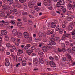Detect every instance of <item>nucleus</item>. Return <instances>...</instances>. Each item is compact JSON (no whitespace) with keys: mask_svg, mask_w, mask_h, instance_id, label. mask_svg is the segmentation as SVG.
Segmentation results:
<instances>
[{"mask_svg":"<svg viewBox=\"0 0 75 75\" xmlns=\"http://www.w3.org/2000/svg\"><path fill=\"white\" fill-rule=\"evenodd\" d=\"M49 43L50 44H48L47 45H46L47 47V48H49L51 46V44L52 45H56V43H55V42H54V41H50L49 42Z\"/></svg>","mask_w":75,"mask_h":75,"instance_id":"nucleus-1","label":"nucleus"},{"mask_svg":"<svg viewBox=\"0 0 75 75\" xmlns=\"http://www.w3.org/2000/svg\"><path fill=\"white\" fill-rule=\"evenodd\" d=\"M34 4H35V3L34 2L29 1L28 3V6L30 8H32V7H33Z\"/></svg>","mask_w":75,"mask_h":75,"instance_id":"nucleus-2","label":"nucleus"},{"mask_svg":"<svg viewBox=\"0 0 75 75\" xmlns=\"http://www.w3.org/2000/svg\"><path fill=\"white\" fill-rule=\"evenodd\" d=\"M23 35L25 38H28L30 37V35L27 32H24Z\"/></svg>","mask_w":75,"mask_h":75,"instance_id":"nucleus-3","label":"nucleus"},{"mask_svg":"<svg viewBox=\"0 0 75 75\" xmlns=\"http://www.w3.org/2000/svg\"><path fill=\"white\" fill-rule=\"evenodd\" d=\"M57 4L60 6L61 5L62 6L65 4V2L64 0H60L59 2H57Z\"/></svg>","mask_w":75,"mask_h":75,"instance_id":"nucleus-4","label":"nucleus"},{"mask_svg":"<svg viewBox=\"0 0 75 75\" xmlns=\"http://www.w3.org/2000/svg\"><path fill=\"white\" fill-rule=\"evenodd\" d=\"M50 65L51 67L53 68H55L56 67V64L54 63V62L53 61H50L49 62Z\"/></svg>","mask_w":75,"mask_h":75,"instance_id":"nucleus-5","label":"nucleus"},{"mask_svg":"<svg viewBox=\"0 0 75 75\" xmlns=\"http://www.w3.org/2000/svg\"><path fill=\"white\" fill-rule=\"evenodd\" d=\"M17 29H14L12 31V33L13 35H14V36H16V35H17Z\"/></svg>","mask_w":75,"mask_h":75,"instance_id":"nucleus-6","label":"nucleus"},{"mask_svg":"<svg viewBox=\"0 0 75 75\" xmlns=\"http://www.w3.org/2000/svg\"><path fill=\"white\" fill-rule=\"evenodd\" d=\"M70 35H66L65 34H64L62 38V40H65L66 39V37H68Z\"/></svg>","mask_w":75,"mask_h":75,"instance_id":"nucleus-7","label":"nucleus"},{"mask_svg":"<svg viewBox=\"0 0 75 75\" xmlns=\"http://www.w3.org/2000/svg\"><path fill=\"white\" fill-rule=\"evenodd\" d=\"M74 27V25L73 24H70L68 26V28L69 30H72Z\"/></svg>","mask_w":75,"mask_h":75,"instance_id":"nucleus-8","label":"nucleus"},{"mask_svg":"<svg viewBox=\"0 0 75 75\" xmlns=\"http://www.w3.org/2000/svg\"><path fill=\"white\" fill-rule=\"evenodd\" d=\"M7 33V31L6 30H1V34H2V35H6Z\"/></svg>","mask_w":75,"mask_h":75,"instance_id":"nucleus-9","label":"nucleus"},{"mask_svg":"<svg viewBox=\"0 0 75 75\" xmlns=\"http://www.w3.org/2000/svg\"><path fill=\"white\" fill-rule=\"evenodd\" d=\"M33 64L34 65H37L38 64V59L37 58H35L34 59Z\"/></svg>","mask_w":75,"mask_h":75,"instance_id":"nucleus-10","label":"nucleus"},{"mask_svg":"<svg viewBox=\"0 0 75 75\" xmlns=\"http://www.w3.org/2000/svg\"><path fill=\"white\" fill-rule=\"evenodd\" d=\"M56 27V25L54 24V22H52L51 23V27L52 28H54Z\"/></svg>","mask_w":75,"mask_h":75,"instance_id":"nucleus-11","label":"nucleus"},{"mask_svg":"<svg viewBox=\"0 0 75 75\" xmlns=\"http://www.w3.org/2000/svg\"><path fill=\"white\" fill-rule=\"evenodd\" d=\"M66 57H67L68 59H70V60H71L72 59V57H71V55H69L68 53H67L66 54Z\"/></svg>","mask_w":75,"mask_h":75,"instance_id":"nucleus-12","label":"nucleus"},{"mask_svg":"<svg viewBox=\"0 0 75 75\" xmlns=\"http://www.w3.org/2000/svg\"><path fill=\"white\" fill-rule=\"evenodd\" d=\"M7 5H3L2 6V7L4 10H7Z\"/></svg>","mask_w":75,"mask_h":75,"instance_id":"nucleus-13","label":"nucleus"},{"mask_svg":"<svg viewBox=\"0 0 75 75\" xmlns=\"http://www.w3.org/2000/svg\"><path fill=\"white\" fill-rule=\"evenodd\" d=\"M17 25L18 27H21L22 25V22H18L17 23Z\"/></svg>","mask_w":75,"mask_h":75,"instance_id":"nucleus-14","label":"nucleus"},{"mask_svg":"<svg viewBox=\"0 0 75 75\" xmlns=\"http://www.w3.org/2000/svg\"><path fill=\"white\" fill-rule=\"evenodd\" d=\"M17 35H18V37H21L22 36V33L21 32H18Z\"/></svg>","mask_w":75,"mask_h":75,"instance_id":"nucleus-15","label":"nucleus"},{"mask_svg":"<svg viewBox=\"0 0 75 75\" xmlns=\"http://www.w3.org/2000/svg\"><path fill=\"white\" fill-rule=\"evenodd\" d=\"M42 49L44 52H46L47 51V48L46 47H43Z\"/></svg>","mask_w":75,"mask_h":75,"instance_id":"nucleus-16","label":"nucleus"},{"mask_svg":"<svg viewBox=\"0 0 75 75\" xmlns=\"http://www.w3.org/2000/svg\"><path fill=\"white\" fill-rule=\"evenodd\" d=\"M56 7L58 10H60L61 9V5L57 4Z\"/></svg>","mask_w":75,"mask_h":75,"instance_id":"nucleus-17","label":"nucleus"},{"mask_svg":"<svg viewBox=\"0 0 75 75\" xmlns=\"http://www.w3.org/2000/svg\"><path fill=\"white\" fill-rule=\"evenodd\" d=\"M26 62L25 61H23L22 62V65L23 66H25L26 65Z\"/></svg>","mask_w":75,"mask_h":75,"instance_id":"nucleus-18","label":"nucleus"},{"mask_svg":"<svg viewBox=\"0 0 75 75\" xmlns=\"http://www.w3.org/2000/svg\"><path fill=\"white\" fill-rule=\"evenodd\" d=\"M4 23V20L0 21V26L2 27L3 25V24Z\"/></svg>","mask_w":75,"mask_h":75,"instance_id":"nucleus-19","label":"nucleus"},{"mask_svg":"<svg viewBox=\"0 0 75 75\" xmlns=\"http://www.w3.org/2000/svg\"><path fill=\"white\" fill-rule=\"evenodd\" d=\"M68 18H70L71 19H72L74 18V16L72 15L69 14L68 16Z\"/></svg>","mask_w":75,"mask_h":75,"instance_id":"nucleus-20","label":"nucleus"},{"mask_svg":"<svg viewBox=\"0 0 75 75\" xmlns=\"http://www.w3.org/2000/svg\"><path fill=\"white\" fill-rule=\"evenodd\" d=\"M67 51H68V52H69V53H72L73 52V51H72V50L70 48H68L67 49Z\"/></svg>","mask_w":75,"mask_h":75,"instance_id":"nucleus-21","label":"nucleus"},{"mask_svg":"<svg viewBox=\"0 0 75 75\" xmlns=\"http://www.w3.org/2000/svg\"><path fill=\"white\" fill-rule=\"evenodd\" d=\"M41 39L39 38H35V41L36 42H38V41H40L41 40Z\"/></svg>","mask_w":75,"mask_h":75,"instance_id":"nucleus-22","label":"nucleus"},{"mask_svg":"<svg viewBox=\"0 0 75 75\" xmlns=\"http://www.w3.org/2000/svg\"><path fill=\"white\" fill-rule=\"evenodd\" d=\"M9 40V38H8V36L7 35L6 36L5 38V40L7 41H8Z\"/></svg>","mask_w":75,"mask_h":75,"instance_id":"nucleus-23","label":"nucleus"},{"mask_svg":"<svg viewBox=\"0 0 75 75\" xmlns=\"http://www.w3.org/2000/svg\"><path fill=\"white\" fill-rule=\"evenodd\" d=\"M34 8L37 11H39V10H40V8L38 7L37 6H34Z\"/></svg>","mask_w":75,"mask_h":75,"instance_id":"nucleus-24","label":"nucleus"},{"mask_svg":"<svg viewBox=\"0 0 75 75\" xmlns=\"http://www.w3.org/2000/svg\"><path fill=\"white\" fill-rule=\"evenodd\" d=\"M42 33L41 32H40L39 33V36L40 37H42Z\"/></svg>","mask_w":75,"mask_h":75,"instance_id":"nucleus-25","label":"nucleus"},{"mask_svg":"<svg viewBox=\"0 0 75 75\" xmlns=\"http://www.w3.org/2000/svg\"><path fill=\"white\" fill-rule=\"evenodd\" d=\"M39 60L41 64H43L44 63V61L41 58H39Z\"/></svg>","mask_w":75,"mask_h":75,"instance_id":"nucleus-26","label":"nucleus"},{"mask_svg":"<svg viewBox=\"0 0 75 75\" xmlns=\"http://www.w3.org/2000/svg\"><path fill=\"white\" fill-rule=\"evenodd\" d=\"M5 66H9L10 65V62H6L5 63Z\"/></svg>","mask_w":75,"mask_h":75,"instance_id":"nucleus-27","label":"nucleus"},{"mask_svg":"<svg viewBox=\"0 0 75 75\" xmlns=\"http://www.w3.org/2000/svg\"><path fill=\"white\" fill-rule=\"evenodd\" d=\"M7 1H9L10 3H9V4H12L13 3V0H6Z\"/></svg>","mask_w":75,"mask_h":75,"instance_id":"nucleus-28","label":"nucleus"},{"mask_svg":"<svg viewBox=\"0 0 75 75\" xmlns=\"http://www.w3.org/2000/svg\"><path fill=\"white\" fill-rule=\"evenodd\" d=\"M72 8L73 9V10L74 9V8H75V2H74L73 3Z\"/></svg>","mask_w":75,"mask_h":75,"instance_id":"nucleus-29","label":"nucleus"},{"mask_svg":"<svg viewBox=\"0 0 75 75\" xmlns=\"http://www.w3.org/2000/svg\"><path fill=\"white\" fill-rule=\"evenodd\" d=\"M28 23L29 25H33V22L31 20H30L28 21Z\"/></svg>","mask_w":75,"mask_h":75,"instance_id":"nucleus-30","label":"nucleus"},{"mask_svg":"<svg viewBox=\"0 0 75 75\" xmlns=\"http://www.w3.org/2000/svg\"><path fill=\"white\" fill-rule=\"evenodd\" d=\"M32 38L30 37L28 39V42H31L32 41Z\"/></svg>","mask_w":75,"mask_h":75,"instance_id":"nucleus-31","label":"nucleus"},{"mask_svg":"<svg viewBox=\"0 0 75 75\" xmlns=\"http://www.w3.org/2000/svg\"><path fill=\"white\" fill-rule=\"evenodd\" d=\"M23 7L24 9H27V4H23Z\"/></svg>","mask_w":75,"mask_h":75,"instance_id":"nucleus-32","label":"nucleus"},{"mask_svg":"<svg viewBox=\"0 0 75 75\" xmlns=\"http://www.w3.org/2000/svg\"><path fill=\"white\" fill-rule=\"evenodd\" d=\"M75 29H74L72 31V32H71V35H75Z\"/></svg>","mask_w":75,"mask_h":75,"instance_id":"nucleus-33","label":"nucleus"},{"mask_svg":"<svg viewBox=\"0 0 75 75\" xmlns=\"http://www.w3.org/2000/svg\"><path fill=\"white\" fill-rule=\"evenodd\" d=\"M62 26L63 28H65V27H66V25H65V23H62Z\"/></svg>","mask_w":75,"mask_h":75,"instance_id":"nucleus-34","label":"nucleus"},{"mask_svg":"<svg viewBox=\"0 0 75 75\" xmlns=\"http://www.w3.org/2000/svg\"><path fill=\"white\" fill-rule=\"evenodd\" d=\"M22 14L23 16H27V13L23 11L22 12Z\"/></svg>","mask_w":75,"mask_h":75,"instance_id":"nucleus-35","label":"nucleus"},{"mask_svg":"<svg viewBox=\"0 0 75 75\" xmlns=\"http://www.w3.org/2000/svg\"><path fill=\"white\" fill-rule=\"evenodd\" d=\"M4 12L3 11H0V15H4Z\"/></svg>","mask_w":75,"mask_h":75,"instance_id":"nucleus-36","label":"nucleus"},{"mask_svg":"<svg viewBox=\"0 0 75 75\" xmlns=\"http://www.w3.org/2000/svg\"><path fill=\"white\" fill-rule=\"evenodd\" d=\"M59 25H58L56 28V31H58L59 30Z\"/></svg>","mask_w":75,"mask_h":75,"instance_id":"nucleus-37","label":"nucleus"},{"mask_svg":"<svg viewBox=\"0 0 75 75\" xmlns=\"http://www.w3.org/2000/svg\"><path fill=\"white\" fill-rule=\"evenodd\" d=\"M7 47L8 48H9V47H11V45L10 43H7L6 45Z\"/></svg>","mask_w":75,"mask_h":75,"instance_id":"nucleus-38","label":"nucleus"},{"mask_svg":"<svg viewBox=\"0 0 75 75\" xmlns=\"http://www.w3.org/2000/svg\"><path fill=\"white\" fill-rule=\"evenodd\" d=\"M32 52H33V51H32L30 52L27 51L26 52V53H27V54H28V55H30L32 53Z\"/></svg>","mask_w":75,"mask_h":75,"instance_id":"nucleus-39","label":"nucleus"},{"mask_svg":"<svg viewBox=\"0 0 75 75\" xmlns=\"http://www.w3.org/2000/svg\"><path fill=\"white\" fill-rule=\"evenodd\" d=\"M67 7L68 8H69V7H70V8H72V5L70 4H69L68 5H67Z\"/></svg>","mask_w":75,"mask_h":75,"instance_id":"nucleus-40","label":"nucleus"},{"mask_svg":"<svg viewBox=\"0 0 75 75\" xmlns=\"http://www.w3.org/2000/svg\"><path fill=\"white\" fill-rule=\"evenodd\" d=\"M19 1H20L21 3H23L24 2H26V0H19Z\"/></svg>","mask_w":75,"mask_h":75,"instance_id":"nucleus-41","label":"nucleus"},{"mask_svg":"<svg viewBox=\"0 0 75 75\" xmlns=\"http://www.w3.org/2000/svg\"><path fill=\"white\" fill-rule=\"evenodd\" d=\"M18 51L20 54H22V53H23V51L21 50L18 49Z\"/></svg>","mask_w":75,"mask_h":75,"instance_id":"nucleus-42","label":"nucleus"},{"mask_svg":"<svg viewBox=\"0 0 75 75\" xmlns=\"http://www.w3.org/2000/svg\"><path fill=\"white\" fill-rule=\"evenodd\" d=\"M62 60L63 62H65L67 61V60H66V58H65V57L62 58Z\"/></svg>","mask_w":75,"mask_h":75,"instance_id":"nucleus-43","label":"nucleus"},{"mask_svg":"<svg viewBox=\"0 0 75 75\" xmlns=\"http://www.w3.org/2000/svg\"><path fill=\"white\" fill-rule=\"evenodd\" d=\"M49 58L50 60H51V61H54V58L52 57H49Z\"/></svg>","mask_w":75,"mask_h":75,"instance_id":"nucleus-44","label":"nucleus"},{"mask_svg":"<svg viewBox=\"0 0 75 75\" xmlns=\"http://www.w3.org/2000/svg\"><path fill=\"white\" fill-rule=\"evenodd\" d=\"M13 11L14 13H15V14H18V12H17V9H14L13 10Z\"/></svg>","mask_w":75,"mask_h":75,"instance_id":"nucleus-45","label":"nucleus"},{"mask_svg":"<svg viewBox=\"0 0 75 75\" xmlns=\"http://www.w3.org/2000/svg\"><path fill=\"white\" fill-rule=\"evenodd\" d=\"M11 40L13 41H14V42H16V40L14 38H11Z\"/></svg>","mask_w":75,"mask_h":75,"instance_id":"nucleus-46","label":"nucleus"},{"mask_svg":"<svg viewBox=\"0 0 75 75\" xmlns=\"http://www.w3.org/2000/svg\"><path fill=\"white\" fill-rule=\"evenodd\" d=\"M20 29L21 30H23L24 29V27L22 25L20 26Z\"/></svg>","mask_w":75,"mask_h":75,"instance_id":"nucleus-47","label":"nucleus"},{"mask_svg":"<svg viewBox=\"0 0 75 75\" xmlns=\"http://www.w3.org/2000/svg\"><path fill=\"white\" fill-rule=\"evenodd\" d=\"M48 9H49V10H52V6H48Z\"/></svg>","mask_w":75,"mask_h":75,"instance_id":"nucleus-48","label":"nucleus"},{"mask_svg":"<svg viewBox=\"0 0 75 75\" xmlns=\"http://www.w3.org/2000/svg\"><path fill=\"white\" fill-rule=\"evenodd\" d=\"M4 23L5 25H8V24H9V23H8V22H5V21H4Z\"/></svg>","mask_w":75,"mask_h":75,"instance_id":"nucleus-49","label":"nucleus"},{"mask_svg":"<svg viewBox=\"0 0 75 75\" xmlns=\"http://www.w3.org/2000/svg\"><path fill=\"white\" fill-rule=\"evenodd\" d=\"M59 38L57 37L56 38H54V40L55 41H58V40H59Z\"/></svg>","mask_w":75,"mask_h":75,"instance_id":"nucleus-50","label":"nucleus"},{"mask_svg":"<svg viewBox=\"0 0 75 75\" xmlns=\"http://www.w3.org/2000/svg\"><path fill=\"white\" fill-rule=\"evenodd\" d=\"M62 46L63 48H64V47H65V44H64V43H62Z\"/></svg>","mask_w":75,"mask_h":75,"instance_id":"nucleus-51","label":"nucleus"},{"mask_svg":"<svg viewBox=\"0 0 75 75\" xmlns=\"http://www.w3.org/2000/svg\"><path fill=\"white\" fill-rule=\"evenodd\" d=\"M72 51L73 52H75V47H72Z\"/></svg>","mask_w":75,"mask_h":75,"instance_id":"nucleus-52","label":"nucleus"},{"mask_svg":"<svg viewBox=\"0 0 75 75\" xmlns=\"http://www.w3.org/2000/svg\"><path fill=\"white\" fill-rule=\"evenodd\" d=\"M36 55L37 54L34 53L32 54V57H35V56H36Z\"/></svg>","mask_w":75,"mask_h":75,"instance_id":"nucleus-53","label":"nucleus"},{"mask_svg":"<svg viewBox=\"0 0 75 75\" xmlns=\"http://www.w3.org/2000/svg\"><path fill=\"white\" fill-rule=\"evenodd\" d=\"M62 51L65 52V51H67V50L65 48H62Z\"/></svg>","mask_w":75,"mask_h":75,"instance_id":"nucleus-54","label":"nucleus"},{"mask_svg":"<svg viewBox=\"0 0 75 75\" xmlns=\"http://www.w3.org/2000/svg\"><path fill=\"white\" fill-rule=\"evenodd\" d=\"M37 5L38 6H41V2L38 3Z\"/></svg>","mask_w":75,"mask_h":75,"instance_id":"nucleus-55","label":"nucleus"},{"mask_svg":"<svg viewBox=\"0 0 75 75\" xmlns=\"http://www.w3.org/2000/svg\"><path fill=\"white\" fill-rule=\"evenodd\" d=\"M7 10L8 9V10H10V6H9L8 5H7Z\"/></svg>","mask_w":75,"mask_h":75,"instance_id":"nucleus-56","label":"nucleus"},{"mask_svg":"<svg viewBox=\"0 0 75 75\" xmlns=\"http://www.w3.org/2000/svg\"><path fill=\"white\" fill-rule=\"evenodd\" d=\"M38 54L40 55H42L43 54H44V53L41 52H39Z\"/></svg>","mask_w":75,"mask_h":75,"instance_id":"nucleus-57","label":"nucleus"},{"mask_svg":"<svg viewBox=\"0 0 75 75\" xmlns=\"http://www.w3.org/2000/svg\"><path fill=\"white\" fill-rule=\"evenodd\" d=\"M43 4H44V5H45V6H47V3L45 1H44L43 2Z\"/></svg>","mask_w":75,"mask_h":75,"instance_id":"nucleus-58","label":"nucleus"},{"mask_svg":"<svg viewBox=\"0 0 75 75\" xmlns=\"http://www.w3.org/2000/svg\"><path fill=\"white\" fill-rule=\"evenodd\" d=\"M66 45H69V42H68V41H66L65 42Z\"/></svg>","mask_w":75,"mask_h":75,"instance_id":"nucleus-59","label":"nucleus"},{"mask_svg":"<svg viewBox=\"0 0 75 75\" xmlns=\"http://www.w3.org/2000/svg\"><path fill=\"white\" fill-rule=\"evenodd\" d=\"M62 11L63 13H65L66 12V9H65V8L63 9L62 10Z\"/></svg>","mask_w":75,"mask_h":75,"instance_id":"nucleus-60","label":"nucleus"},{"mask_svg":"<svg viewBox=\"0 0 75 75\" xmlns=\"http://www.w3.org/2000/svg\"><path fill=\"white\" fill-rule=\"evenodd\" d=\"M58 50L59 52H61L62 51V50H61V49H60V48H58Z\"/></svg>","mask_w":75,"mask_h":75,"instance_id":"nucleus-61","label":"nucleus"},{"mask_svg":"<svg viewBox=\"0 0 75 75\" xmlns=\"http://www.w3.org/2000/svg\"><path fill=\"white\" fill-rule=\"evenodd\" d=\"M47 39L45 38L43 39V41H44V42H47Z\"/></svg>","mask_w":75,"mask_h":75,"instance_id":"nucleus-62","label":"nucleus"},{"mask_svg":"<svg viewBox=\"0 0 75 75\" xmlns=\"http://www.w3.org/2000/svg\"><path fill=\"white\" fill-rule=\"evenodd\" d=\"M26 46L28 47V48H29V47H31V45H30V44H27L26 45Z\"/></svg>","mask_w":75,"mask_h":75,"instance_id":"nucleus-63","label":"nucleus"},{"mask_svg":"<svg viewBox=\"0 0 75 75\" xmlns=\"http://www.w3.org/2000/svg\"><path fill=\"white\" fill-rule=\"evenodd\" d=\"M32 50H35V47L34 46H32L31 47Z\"/></svg>","mask_w":75,"mask_h":75,"instance_id":"nucleus-64","label":"nucleus"}]
</instances>
